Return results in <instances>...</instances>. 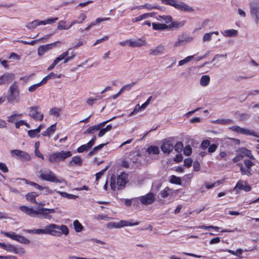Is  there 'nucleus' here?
<instances>
[{
    "label": "nucleus",
    "instance_id": "1",
    "mask_svg": "<svg viewBox=\"0 0 259 259\" xmlns=\"http://www.w3.org/2000/svg\"><path fill=\"white\" fill-rule=\"evenodd\" d=\"M37 196L38 194H37L36 193L32 192L26 195V198L27 200L31 202L37 204L35 200V198ZM19 209L23 213L30 217L42 218L47 220L52 219V216L50 214L54 213L56 212L55 209L44 207V204L41 203H38L37 207L35 208L22 205L19 207Z\"/></svg>",
    "mask_w": 259,
    "mask_h": 259
},
{
    "label": "nucleus",
    "instance_id": "2",
    "mask_svg": "<svg viewBox=\"0 0 259 259\" xmlns=\"http://www.w3.org/2000/svg\"><path fill=\"white\" fill-rule=\"evenodd\" d=\"M45 229V234L54 236H60L62 234L67 236L69 234V229L64 225L59 226L55 224H50L46 226Z\"/></svg>",
    "mask_w": 259,
    "mask_h": 259
},
{
    "label": "nucleus",
    "instance_id": "3",
    "mask_svg": "<svg viewBox=\"0 0 259 259\" xmlns=\"http://www.w3.org/2000/svg\"><path fill=\"white\" fill-rule=\"evenodd\" d=\"M39 173V177L43 180L56 183H66L63 179L58 178L50 169H41Z\"/></svg>",
    "mask_w": 259,
    "mask_h": 259
},
{
    "label": "nucleus",
    "instance_id": "4",
    "mask_svg": "<svg viewBox=\"0 0 259 259\" xmlns=\"http://www.w3.org/2000/svg\"><path fill=\"white\" fill-rule=\"evenodd\" d=\"M162 3L170 5L176 9L186 12H193L194 9L183 2H178L177 0H163Z\"/></svg>",
    "mask_w": 259,
    "mask_h": 259
},
{
    "label": "nucleus",
    "instance_id": "5",
    "mask_svg": "<svg viewBox=\"0 0 259 259\" xmlns=\"http://www.w3.org/2000/svg\"><path fill=\"white\" fill-rule=\"evenodd\" d=\"M69 51L64 52L57 57L52 63V64L47 68L48 71L52 70L55 66L61 61H64V63H66L70 60L74 58V54L71 53V56H69Z\"/></svg>",
    "mask_w": 259,
    "mask_h": 259
},
{
    "label": "nucleus",
    "instance_id": "6",
    "mask_svg": "<svg viewBox=\"0 0 259 259\" xmlns=\"http://www.w3.org/2000/svg\"><path fill=\"white\" fill-rule=\"evenodd\" d=\"M29 116L36 121H41L44 119V115L40 112L38 106H33L29 108Z\"/></svg>",
    "mask_w": 259,
    "mask_h": 259
},
{
    "label": "nucleus",
    "instance_id": "7",
    "mask_svg": "<svg viewBox=\"0 0 259 259\" xmlns=\"http://www.w3.org/2000/svg\"><path fill=\"white\" fill-rule=\"evenodd\" d=\"M139 224V222L131 223L125 221H120L119 222H109L107 224V227L110 229L113 228H120L126 226H137Z\"/></svg>",
    "mask_w": 259,
    "mask_h": 259
},
{
    "label": "nucleus",
    "instance_id": "8",
    "mask_svg": "<svg viewBox=\"0 0 259 259\" xmlns=\"http://www.w3.org/2000/svg\"><path fill=\"white\" fill-rule=\"evenodd\" d=\"M142 204L148 205L153 203L155 201V195L152 193L147 194L138 198Z\"/></svg>",
    "mask_w": 259,
    "mask_h": 259
},
{
    "label": "nucleus",
    "instance_id": "9",
    "mask_svg": "<svg viewBox=\"0 0 259 259\" xmlns=\"http://www.w3.org/2000/svg\"><path fill=\"white\" fill-rule=\"evenodd\" d=\"M251 190V187L247 183L243 180H240L234 188V191L238 192L240 190H243L245 192H249Z\"/></svg>",
    "mask_w": 259,
    "mask_h": 259
},
{
    "label": "nucleus",
    "instance_id": "10",
    "mask_svg": "<svg viewBox=\"0 0 259 259\" xmlns=\"http://www.w3.org/2000/svg\"><path fill=\"white\" fill-rule=\"evenodd\" d=\"M115 118V117H113L112 118L105 121L102 123H100L98 125L91 126L89 127L84 132V134H94L96 132L99 131L100 128L103 127L107 123L112 120L113 119Z\"/></svg>",
    "mask_w": 259,
    "mask_h": 259
},
{
    "label": "nucleus",
    "instance_id": "11",
    "mask_svg": "<svg viewBox=\"0 0 259 259\" xmlns=\"http://www.w3.org/2000/svg\"><path fill=\"white\" fill-rule=\"evenodd\" d=\"M250 14L256 22L259 21V2L253 3L250 5Z\"/></svg>",
    "mask_w": 259,
    "mask_h": 259
},
{
    "label": "nucleus",
    "instance_id": "12",
    "mask_svg": "<svg viewBox=\"0 0 259 259\" xmlns=\"http://www.w3.org/2000/svg\"><path fill=\"white\" fill-rule=\"evenodd\" d=\"M160 148L164 153L169 154L174 149L173 143L169 139L165 140Z\"/></svg>",
    "mask_w": 259,
    "mask_h": 259
},
{
    "label": "nucleus",
    "instance_id": "13",
    "mask_svg": "<svg viewBox=\"0 0 259 259\" xmlns=\"http://www.w3.org/2000/svg\"><path fill=\"white\" fill-rule=\"evenodd\" d=\"M230 129L232 131L235 132L237 133L241 134L247 136H256V134L253 131H251L248 129L241 128L238 126L234 125L230 127Z\"/></svg>",
    "mask_w": 259,
    "mask_h": 259
},
{
    "label": "nucleus",
    "instance_id": "14",
    "mask_svg": "<svg viewBox=\"0 0 259 259\" xmlns=\"http://www.w3.org/2000/svg\"><path fill=\"white\" fill-rule=\"evenodd\" d=\"M128 174L124 172H121L120 174L118 176L117 178V185L120 187V188L124 187L127 183L128 181Z\"/></svg>",
    "mask_w": 259,
    "mask_h": 259
},
{
    "label": "nucleus",
    "instance_id": "15",
    "mask_svg": "<svg viewBox=\"0 0 259 259\" xmlns=\"http://www.w3.org/2000/svg\"><path fill=\"white\" fill-rule=\"evenodd\" d=\"M10 153L13 157H21L26 160H30L31 159L30 155L27 153L20 150H12Z\"/></svg>",
    "mask_w": 259,
    "mask_h": 259
},
{
    "label": "nucleus",
    "instance_id": "16",
    "mask_svg": "<svg viewBox=\"0 0 259 259\" xmlns=\"http://www.w3.org/2000/svg\"><path fill=\"white\" fill-rule=\"evenodd\" d=\"M60 42L59 41L54 42L52 44H47L46 45H42L38 47L37 50V54L39 56H42L46 52L52 49L53 47H54L56 44L60 43Z\"/></svg>",
    "mask_w": 259,
    "mask_h": 259
},
{
    "label": "nucleus",
    "instance_id": "17",
    "mask_svg": "<svg viewBox=\"0 0 259 259\" xmlns=\"http://www.w3.org/2000/svg\"><path fill=\"white\" fill-rule=\"evenodd\" d=\"M14 79V74L12 73H5L0 76V85L7 84L13 81Z\"/></svg>",
    "mask_w": 259,
    "mask_h": 259
},
{
    "label": "nucleus",
    "instance_id": "18",
    "mask_svg": "<svg viewBox=\"0 0 259 259\" xmlns=\"http://www.w3.org/2000/svg\"><path fill=\"white\" fill-rule=\"evenodd\" d=\"M96 140V137L94 136L87 144L82 145L78 147L77 149V151L78 153H82L88 151L94 145Z\"/></svg>",
    "mask_w": 259,
    "mask_h": 259
},
{
    "label": "nucleus",
    "instance_id": "19",
    "mask_svg": "<svg viewBox=\"0 0 259 259\" xmlns=\"http://www.w3.org/2000/svg\"><path fill=\"white\" fill-rule=\"evenodd\" d=\"M4 249L7 251L14 252L16 254H23L25 253V250L23 248H16L15 246L11 244H5Z\"/></svg>",
    "mask_w": 259,
    "mask_h": 259
},
{
    "label": "nucleus",
    "instance_id": "20",
    "mask_svg": "<svg viewBox=\"0 0 259 259\" xmlns=\"http://www.w3.org/2000/svg\"><path fill=\"white\" fill-rule=\"evenodd\" d=\"M146 44L145 40L142 39H130L129 46L132 48L140 47Z\"/></svg>",
    "mask_w": 259,
    "mask_h": 259
},
{
    "label": "nucleus",
    "instance_id": "21",
    "mask_svg": "<svg viewBox=\"0 0 259 259\" xmlns=\"http://www.w3.org/2000/svg\"><path fill=\"white\" fill-rule=\"evenodd\" d=\"M56 154L57 155L59 162L61 161H64L65 159L70 157L72 155L71 152L70 151H66L63 150L60 152H57Z\"/></svg>",
    "mask_w": 259,
    "mask_h": 259
},
{
    "label": "nucleus",
    "instance_id": "22",
    "mask_svg": "<svg viewBox=\"0 0 259 259\" xmlns=\"http://www.w3.org/2000/svg\"><path fill=\"white\" fill-rule=\"evenodd\" d=\"M164 51V47L159 45L154 49L150 50L149 54L153 56H158L162 54Z\"/></svg>",
    "mask_w": 259,
    "mask_h": 259
},
{
    "label": "nucleus",
    "instance_id": "23",
    "mask_svg": "<svg viewBox=\"0 0 259 259\" xmlns=\"http://www.w3.org/2000/svg\"><path fill=\"white\" fill-rule=\"evenodd\" d=\"M19 99V91L9 94L7 98L8 102L10 103H12L14 102H18Z\"/></svg>",
    "mask_w": 259,
    "mask_h": 259
},
{
    "label": "nucleus",
    "instance_id": "24",
    "mask_svg": "<svg viewBox=\"0 0 259 259\" xmlns=\"http://www.w3.org/2000/svg\"><path fill=\"white\" fill-rule=\"evenodd\" d=\"M240 169V172L242 175L247 176L248 177H250L252 175V169L251 168H246V167L241 163H239L237 164Z\"/></svg>",
    "mask_w": 259,
    "mask_h": 259
},
{
    "label": "nucleus",
    "instance_id": "25",
    "mask_svg": "<svg viewBox=\"0 0 259 259\" xmlns=\"http://www.w3.org/2000/svg\"><path fill=\"white\" fill-rule=\"evenodd\" d=\"M174 193V191L168 187L165 188L160 192V196L162 198H166L170 196H172Z\"/></svg>",
    "mask_w": 259,
    "mask_h": 259
},
{
    "label": "nucleus",
    "instance_id": "26",
    "mask_svg": "<svg viewBox=\"0 0 259 259\" xmlns=\"http://www.w3.org/2000/svg\"><path fill=\"white\" fill-rule=\"evenodd\" d=\"M186 23L185 20L180 21H174L168 25V29H171L172 28H179L184 26Z\"/></svg>",
    "mask_w": 259,
    "mask_h": 259
},
{
    "label": "nucleus",
    "instance_id": "27",
    "mask_svg": "<svg viewBox=\"0 0 259 259\" xmlns=\"http://www.w3.org/2000/svg\"><path fill=\"white\" fill-rule=\"evenodd\" d=\"M152 28L155 30H164L168 29V25L163 23H152Z\"/></svg>",
    "mask_w": 259,
    "mask_h": 259
},
{
    "label": "nucleus",
    "instance_id": "28",
    "mask_svg": "<svg viewBox=\"0 0 259 259\" xmlns=\"http://www.w3.org/2000/svg\"><path fill=\"white\" fill-rule=\"evenodd\" d=\"M56 123L52 124L45 131L41 133V135L45 137H50L56 131Z\"/></svg>",
    "mask_w": 259,
    "mask_h": 259
},
{
    "label": "nucleus",
    "instance_id": "29",
    "mask_svg": "<svg viewBox=\"0 0 259 259\" xmlns=\"http://www.w3.org/2000/svg\"><path fill=\"white\" fill-rule=\"evenodd\" d=\"M221 33L225 37H234L237 35L238 31L236 30L231 29L221 31Z\"/></svg>",
    "mask_w": 259,
    "mask_h": 259
},
{
    "label": "nucleus",
    "instance_id": "30",
    "mask_svg": "<svg viewBox=\"0 0 259 259\" xmlns=\"http://www.w3.org/2000/svg\"><path fill=\"white\" fill-rule=\"evenodd\" d=\"M146 152L149 155H158L160 151L159 148L155 146H150L147 149Z\"/></svg>",
    "mask_w": 259,
    "mask_h": 259
},
{
    "label": "nucleus",
    "instance_id": "31",
    "mask_svg": "<svg viewBox=\"0 0 259 259\" xmlns=\"http://www.w3.org/2000/svg\"><path fill=\"white\" fill-rule=\"evenodd\" d=\"M66 21L65 20H61L58 23L57 28L59 30H68L72 26H71V23L69 25H66Z\"/></svg>",
    "mask_w": 259,
    "mask_h": 259
},
{
    "label": "nucleus",
    "instance_id": "32",
    "mask_svg": "<svg viewBox=\"0 0 259 259\" xmlns=\"http://www.w3.org/2000/svg\"><path fill=\"white\" fill-rule=\"evenodd\" d=\"M78 18L79 19H81L80 21H78L77 20H73L71 21V26H73L76 24H81L83 23V22L87 18V16L84 13H81L79 14V15L78 17Z\"/></svg>",
    "mask_w": 259,
    "mask_h": 259
},
{
    "label": "nucleus",
    "instance_id": "33",
    "mask_svg": "<svg viewBox=\"0 0 259 259\" xmlns=\"http://www.w3.org/2000/svg\"><path fill=\"white\" fill-rule=\"evenodd\" d=\"M241 152V153L243 154V157L244 156L248 157L250 159H252V160H255V158H254V157L253 156V155L252 154V152L251 151V150H248L247 149H246V148H241L240 149Z\"/></svg>",
    "mask_w": 259,
    "mask_h": 259
},
{
    "label": "nucleus",
    "instance_id": "34",
    "mask_svg": "<svg viewBox=\"0 0 259 259\" xmlns=\"http://www.w3.org/2000/svg\"><path fill=\"white\" fill-rule=\"evenodd\" d=\"M44 23V22H41V21L38 20H35L33 21L32 22L28 23L26 25V27L30 29H33L36 28L37 26L42 25V24Z\"/></svg>",
    "mask_w": 259,
    "mask_h": 259
},
{
    "label": "nucleus",
    "instance_id": "35",
    "mask_svg": "<svg viewBox=\"0 0 259 259\" xmlns=\"http://www.w3.org/2000/svg\"><path fill=\"white\" fill-rule=\"evenodd\" d=\"M210 77L208 75H202L200 78V83L202 87H206L208 85L210 82Z\"/></svg>",
    "mask_w": 259,
    "mask_h": 259
},
{
    "label": "nucleus",
    "instance_id": "36",
    "mask_svg": "<svg viewBox=\"0 0 259 259\" xmlns=\"http://www.w3.org/2000/svg\"><path fill=\"white\" fill-rule=\"evenodd\" d=\"M185 37L183 35H180L178 36L177 40L175 42L174 47H178L181 46H183L185 44Z\"/></svg>",
    "mask_w": 259,
    "mask_h": 259
},
{
    "label": "nucleus",
    "instance_id": "37",
    "mask_svg": "<svg viewBox=\"0 0 259 259\" xmlns=\"http://www.w3.org/2000/svg\"><path fill=\"white\" fill-rule=\"evenodd\" d=\"M220 124H230L233 123V121L230 119H218L213 122Z\"/></svg>",
    "mask_w": 259,
    "mask_h": 259
},
{
    "label": "nucleus",
    "instance_id": "38",
    "mask_svg": "<svg viewBox=\"0 0 259 259\" xmlns=\"http://www.w3.org/2000/svg\"><path fill=\"white\" fill-rule=\"evenodd\" d=\"M48 161L51 163L59 162L56 152L52 153L48 156Z\"/></svg>",
    "mask_w": 259,
    "mask_h": 259
},
{
    "label": "nucleus",
    "instance_id": "39",
    "mask_svg": "<svg viewBox=\"0 0 259 259\" xmlns=\"http://www.w3.org/2000/svg\"><path fill=\"white\" fill-rule=\"evenodd\" d=\"M157 19L160 21L164 22L165 23H168L171 22L172 19L171 17L169 16H159Z\"/></svg>",
    "mask_w": 259,
    "mask_h": 259
},
{
    "label": "nucleus",
    "instance_id": "40",
    "mask_svg": "<svg viewBox=\"0 0 259 259\" xmlns=\"http://www.w3.org/2000/svg\"><path fill=\"white\" fill-rule=\"evenodd\" d=\"M19 91L18 83L14 81L10 87L9 90V94Z\"/></svg>",
    "mask_w": 259,
    "mask_h": 259
},
{
    "label": "nucleus",
    "instance_id": "41",
    "mask_svg": "<svg viewBox=\"0 0 259 259\" xmlns=\"http://www.w3.org/2000/svg\"><path fill=\"white\" fill-rule=\"evenodd\" d=\"M22 114H14L8 117V121L10 123H13L18 119V117H22Z\"/></svg>",
    "mask_w": 259,
    "mask_h": 259
},
{
    "label": "nucleus",
    "instance_id": "42",
    "mask_svg": "<svg viewBox=\"0 0 259 259\" xmlns=\"http://www.w3.org/2000/svg\"><path fill=\"white\" fill-rule=\"evenodd\" d=\"M16 241H17L21 243H23V244H29L30 243V241L28 239L26 238L25 237H24L23 236L19 235H18Z\"/></svg>",
    "mask_w": 259,
    "mask_h": 259
},
{
    "label": "nucleus",
    "instance_id": "43",
    "mask_svg": "<svg viewBox=\"0 0 259 259\" xmlns=\"http://www.w3.org/2000/svg\"><path fill=\"white\" fill-rule=\"evenodd\" d=\"M26 232L28 233L35 234H45V229H37L33 230H28Z\"/></svg>",
    "mask_w": 259,
    "mask_h": 259
},
{
    "label": "nucleus",
    "instance_id": "44",
    "mask_svg": "<svg viewBox=\"0 0 259 259\" xmlns=\"http://www.w3.org/2000/svg\"><path fill=\"white\" fill-rule=\"evenodd\" d=\"M61 109H60L59 108L55 107V108H51L50 110L49 113L51 115H54L56 117H58L60 116V112H61Z\"/></svg>",
    "mask_w": 259,
    "mask_h": 259
},
{
    "label": "nucleus",
    "instance_id": "45",
    "mask_svg": "<svg viewBox=\"0 0 259 259\" xmlns=\"http://www.w3.org/2000/svg\"><path fill=\"white\" fill-rule=\"evenodd\" d=\"M73 226H74L75 231L77 232H80L83 229V226L79 222V221L78 220H75L74 221Z\"/></svg>",
    "mask_w": 259,
    "mask_h": 259
},
{
    "label": "nucleus",
    "instance_id": "46",
    "mask_svg": "<svg viewBox=\"0 0 259 259\" xmlns=\"http://www.w3.org/2000/svg\"><path fill=\"white\" fill-rule=\"evenodd\" d=\"M170 182L172 184H175L177 185H181V180L180 178L176 177L174 175L170 176V179L169 180Z\"/></svg>",
    "mask_w": 259,
    "mask_h": 259
},
{
    "label": "nucleus",
    "instance_id": "47",
    "mask_svg": "<svg viewBox=\"0 0 259 259\" xmlns=\"http://www.w3.org/2000/svg\"><path fill=\"white\" fill-rule=\"evenodd\" d=\"M136 84V82H132L131 83L123 85L120 89V92L123 93L125 91H130L132 87Z\"/></svg>",
    "mask_w": 259,
    "mask_h": 259
},
{
    "label": "nucleus",
    "instance_id": "48",
    "mask_svg": "<svg viewBox=\"0 0 259 259\" xmlns=\"http://www.w3.org/2000/svg\"><path fill=\"white\" fill-rule=\"evenodd\" d=\"M72 162L75 164L80 165L82 163V159L79 156H74L70 162V164H71Z\"/></svg>",
    "mask_w": 259,
    "mask_h": 259
},
{
    "label": "nucleus",
    "instance_id": "49",
    "mask_svg": "<svg viewBox=\"0 0 259 259\" xmlns=\"http://www.w3.org/2000/svg\"><path fill=\"white\" fill-rule=\"evenodd\" d=\"M194 56H189L185 58L184 59L182 60L179 62V66H183L185 64L191 61L193 59Z\"/></svg>",
    "mask_w": 259,
    "mask_h": 259
},
{
    "label": "nucleus",
    "instance_id": "50",
    "mask_svg": "<svg viewBox=\"0 0 259 259\" xmlns=\"http://www.w3.org/2000/svg\"><path fill=\"white\" fill-rule=\"evenodd\" d=\"M39 132L36 129L28 131V135L31 138L39 137Z\"/></svg>",
    "mask_w": 259,
    "mask_h": 259
},
{
    "label": "nucleus",
    "instance_id": "51",
    "mask_svg": "<svg viewBox=\"0 0 259 259\" xmlns=\"http://www.w3.org/2000/svg\"><path fill=\"white\" fill-rule=\"evenodd\" d=\"M98 24L96 23V20L94 22H92V23H90L85 28H80L79 31L81 33L83 32L84 31H89L92 27L97 25Z\"/></svg>",
    "mask_w": 259,
    "mask_h": 259
},
{
    "label": "nucleus",
    "instance_id": "52",
    "mask_svg": "<svg viewBox=\"0 0 259 259\" xmlns=\"http://www.w3.org/2000/svg\"><path fill=\"white\" fill-rule=\"evenodd\" d=\"M5 236L9 237L13 240H16L18 234H15L14 232H2Z\"/></svg>",
    "mask_w": 259,
    "mask_h": 259
},
{
    "label": "nucleus",
    "instance_id": "53",
    "mask_svg": "<svg viewBox=\"0 0 259 259\" xmlns=\"http://www.w3.org/2000/svg\"><path fill=\"white\" fill-rule=\"evenodd\" d=\"M174 148L177 152H181L183 149V144L181 142H178L174 146Z\"/></svg>",
    "mask_w": 259,
    "mask_h": 259
},
{
    "label": "nucleus",
    "instance_id": "54",
    "mask_svg": "<svg viewBox=\"0 0 259 259\" xmlns=\"http://www.w3.org/2000/svg\"><path fill=\"white\" fill-rule=\"evenodd\" d=\"M39 190L42 191V193L44 195H48L50 194H52L54 191L52 190L48 187H42L41 186V189H39Z\"/></svg>",
    "mask_w": 259,
    "mask_h": 259
},
{
    "label": "nucleus",
    "instance_id": "55",
    "mask_svg": "<svg viewBox=\"0 0 259 259\" xmlns=\"http://www.w3.org/2000/svg\"><path fill=\"white\" fill-rule=\"evenodd\" d=\"M115 176L114 175H112L111 177V180H110V186L111 187V189L115 191L116 190V186L115 184Z\"/></svg>",
    "mask_w": 259,
    "mask_h": 259
},
{
    "label": "nucleus",
    "instance_id": "56",
    "mask_svg": "<svg viewBox=\"0 0 259 259\" xmlns=\"http://www.w3.org/2000/svg\"><path fill=\"white\" fill-rule=\"evenodd\" d=\"M58 18L57 17L54 18H50L46 20L41 21V22H44V23L42 24V25H46L47 24H52L56 22L58 20Z\"/></svg>",
    "mask_w": 259,
    "mask_h": 259
},
{
    "label": "nucleus",
    "instance_id": "57",
    "mask_svg": "<svg viewBox=\"0 0 259 259\" xmlns=\"http://www.w3.org/2000/svg\"><path fill=\"white\" fill-rule=\"evenodd\" d=\"M243 158V155L240 150L239 153L233 159V161L234 163H236L241 160Z\"/></svg>",
    "mask_w": 259,
    "mask_h": 259
},
{
    "label": "nucleus",
    "instance_id": "58",
    "mask_svg": "<svg viewBox=\"0 0 259 259\" xmlns=\"http://www.w3.org/2000/svg\"><path fill=\"white\" fill-rule=\"evenodd\" d=\"M152 13H145L143 15H141L138 17H137L138 20L141 21L143 19H146L148 18L149 17H152Z\"/></svg>",
    "mask_w": 259,
    "mask_h": 259
},
{
    "label": "nucleus",
    "instance_id": "59",
    "mask_svg": "<svg viewBox=\"0 0 259 259\" xmlns=\"http://www.w3.org/2000/svg\"><path fill=\"white\" fill-rule=\"evenodd\" d=\"M213 33H206L203 36V42L208 41L211 40Z\"/></svg>",
    "mask_w": 259,
    "mask_h": 259
},
{
    "label": "nucleus",
    "instance_id": "60",
    "mask_svg": "<svg viewBox=\"0 0 259 259\" xmlns=\"http://www.w3.org/2000/svg\"><path fill=\"white\" fill-rule=\"evenodd\" d=\"M244 166L246 168H251L252 166L254 165V163L251 161L250 159H245L244 161Z\"/></svg>",
    "mask_w": 259,
    "mask_h": 259
},
{
    "label": "nucleus",
    "instance_id": "61",
    "mask_svg": "<svg viewBox=\"0 0 259 259\" xmlns=\"http://www.w3.org/2000/svg\"><path fill=\"white\" fill-rule=\"evenodd\" d=\"M23 181H24L26 184L34 187L37 189L39 190V189H41V186H40L35 183H34L32 182H29L26 179H23Z\"/></svg>",
    "mask_w": 259,
    "mask_h": 259
},
{
    "label": "nucleus",
    "instance_id": "62",
    "mask_svg": "<svg viewBox=\"0 0 259 259\" xmlns=\"http://www.w3.org/2000/svg\"><path fill=\"white\" fill-rule=\"evenodd\" d=\"M40 86V83H37L31 85L28 88V91L29 92H34L38 87Z\"/></svg>",
    "mask_w": 259,
    "mask_h": 259
},
{
    "label": "nucleus",
    "instance_id": "63",
    "mask_svg": "<svg viewBox=\"0 0 259 259\" xmlns=\"http://www.w3.org/2000/svg\"><path fill=\"white\" fill-rule=\"evenodd\" d=\"M140 110H141V107H140V105L139 104L136 105V106L135 107V108L133 110V111L129 114L128 116L130 117L133 116L135 114L138 113Z\"/></svg>",
    "mask_w": 259,
    "mask_h": 259
},
{
    "label": "nucleus",
    "instance_id": "64",
    "mask_svg": "<svg viewBox=\"0 0 259 259\" xmlns=\"http://www.w3.org/2000/svg\"><path fill=\"white\" fill-rule=\"evenodd\" d=\"M192 153V149L190 146H186L184 149V154L186 156H189Z\"/></svg>",
    "mask_w": 259,
    "mask_h": 259
}]
</instances>
